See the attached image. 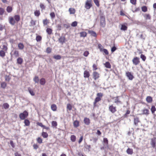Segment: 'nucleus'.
Segmentation results:
<instances>
[{"label":"nucleus","mask_w":156,"mask_h":156,"mask_svg":"<svg viewBox=\"0 0 156 156\" xmlns=\"http://www.w3.org/2000/svg\"><path fill=\"white\" fill-rule=\"evenodd\" d=\"M20 16L18 15H15L14 17L10 16L9 18V23L12 25H14L16 22H18L20 20Z\"/></svg>","instance_id":"1"},{"label":"nucleus","mask_w":156,"mask_h":156,"mask_svg":"<svg viewBox=\"0 0 156 156\" xmlns=\"http://www.w3.org/2000/svg\"><path fill=\"white\" fill-rule=\"evenodd\" d=\"M103 96V94L101 93H98L97 94V97L95 98L94 101V107L96 106L97 103L101 100Z\"/></svg>","instance_id":"2"},{"label":"nucleus","mask_w":156,"mask_h":156,"mask_svg":"<svg viewBox=\"0 0 156 156\" xmlns=\"http://www.w3.org/2000/svg\"><path fill=\"white\" fill-rule=\"evenodd\" d=\"M28 113L27 112L25 111L23 113L20 114L19 117L21 120H24L28 116Z\"/></svg>","instance_id":"3"},{"label":"nucleus","mask_w":156,"mask_h":156,"mask_svg":"<svg viewBox=\"0 0 156 156\" xmlns=\"http://www.w3.org/2000/svg\"><path fill=\"white\" fill-rule=\"evenodd\" d=\"M92 6L91 1L90 0H87L85 3V7L87 9H89Z\"/></svg>","instance_id":"4"},{"label":"nucleus","mask_w":156,"mask_h":156,"mask_svg":"<svg viewBox=\"0 0 156 156\" xmlns=\"http://www.w3.org/2000/svg\"><path fill=\"white\" fill-rule=\"evenodd\" d=\"M132 62L134 65L136 66L140 62V59L137 57H134L132 60Z\"/></svg>","instance_id":"5"},{"label":"nucleus","mask_w":156,"mask_h":156,"mask_svg":"<svg viewBox=\"0 0 156 156\" xmlns=\"http://www.w3.org/2000/svg\"><path fill=\"white\" fill-rule=\"evenodd\" d=\"M109 110L112 113H114L117 111L116 107L113 106V105L109 106Z\"/></svg>","instance_id":"6"},{"label":"nucleus","mask_w":156,"mask_h":156,"mask_svg":"<svg viewBox=\"0 0 156 156\" xmlns=\"http://www.w3.org/2000/svg\"><path fill=\"white\" fill-rule=\"evenodd\" d=\"M126 75L129 79L130 80H132L134 78L133 75L130 72H127L126 73Z\"/></svg>","instance_id":"7"},{"label":"nucleus","mask_w":156,"mask_h":156,"mask_svg":"<svg viewBox=\"0 0 156 156\" xmlns=\"http://www.w3.org/2000/svg\"><path fill=\"white\" fill-rule=\"evenodd\" d=\"M156 139L155 137H154L151 139V144L154 148L156 146Z\"/></svg>","instance_id":"8"},{"label":"nucleus","mask_w":156,"mask_h":156,"mask_svg":"<svg viewBox=\"0 0 156 156\" xmlns=\"http://www.w3.org/2000/svg\"><path fill=\"white\" fill-rule=\"evenodd\" d=\"M93 78L95 80L98 79L99 77V74L97 72L95 71L93 73Z\"/></svg>","instance_id":"9"},{"label":"nucleus","mask_w":156,"mask_h":156,"mask_svg":"<svg viewBox=\"0 0 156 156\" xmlns=\"http://www.w3.org/2000/svg\"><path fill=\"white\" fill-rule=\"evenodd\" d=\"M66 38L64 36H61L58 39L59 42L62 44H63L65 42Z\"/></svg>","instance_id":"10"},{"label":"nucleus","mask_w":156,"mask_h":156,"mask_svg":"<svg viewBox=\"0 0 156 156\" xmlns=\"http://www.w3.org/2000/svg\"><path fill=\"white\" fill-rule=\"evenodd\" d=\"M143 114L147 115L149 114V111L147 109H144L142 110Z\"/></svg>","instance_id":"11"},{"label":"nucleus","mask_w":156,"mask_h":156,"mask_svg":"<svg viewBox=\"0 0 156 156\" xmlns=\"http://www.w3.org/2000/svg\"><path fill=\"white\" fill-rule=\"evenodd\" d=\"M90 76L89 72L87 70H85L84 72V77L88 78Z\"/></svg>","instance_id":"12"},{"label":"nucleus","mask_w":156,"mask_h":156,"mask_svg":"<svg viewBox=\"0 0 156 156\" xmlns=\"http://www.w3.org/2000/svg\"><path fill=\"white\" fill-rule=\"evenodd\" d=\"M144 17L146 20H149L151 19V16L149 14H145L143 15Z\"/></svg>","instance_id":"13"},{"label":"nucleus","mask_w":156,"mask_h":156,"mask_svg":"<svg viewBox=\"0 0 156 156\" xmlns=\"http://www.w3.org/2000/svg\"><path fill=\"white\" fill-rule=\"evenodd\" d=\"M101 25L102 27H104L105 25V19L104 18L101 19Z\"/></svg>","instance_id":"14"},{"label":"nucleus","mask_w":156,"mask_h":156,"mask_svg":"<svg viewBox=\"0 0 156 156\" xmlns=\"http://www.w3.org/2000/svg\"><path fill=\"white\" fill-rule=\"evenodd\" d=\"M126 153L129 154H132L133 153V149L129 148L126 150Z\"/></svg>","instance_id":"15"},{"label":"nucleus","mask_w":156,"mask_h":156,"mask_svg":"<svg viewBox=\"0 0 156 156\" xmlns=\"http://www.w3.org/2000/svg\"><path fill=\"white\" fill-rule=\"evenodd\" d=\"M84 122L86 125H89L90 123V119L88 118H85L84 119Z\"/></svg>","instance_id":"16"},{"label":"nucleus","mask_w":156,"mask_h":156,"mask_svg":"<svg viewBox=\"0 0 156 156\" xmlns=\"http://www.w3.org/2000/svg\"><path fill=\"white\" fill-rule=\"evenodd\" d=\"M146 100L147 101L148 103H151L152 101V98L150 96H147L146 98Z\"/></svg>","instance_id":"17"},{"label":"nucleus","mask_w":156,"mask_h":156,"mask_svg":"<svg viewBox=\"0 0 156 156\" xmlns=\"http://www.w3.org/2000/svg\"><path fill=\"white\" fill-rule=\"evenodd\" d=\"M13 55H14V56L16 57L17 58L19 56V52L17 50H15L13 51Z\"/></svg>","instance_id":"18"},{"label":"nucleus","mask_w":156,"mask_h":156,"mask_svg":"<svg viewBox=\"0 0 156 156\" xmlns=\"http://www.w3.org/2000/svg\"><path fill=\"white\" fill-rule=\"evenodd\" d=\"M80 34L81 37H86L87 35V33L84 31L80 32Z\"/></svg>","instance_id":"19"},{"label":"nucleus","mask_w":156,"mask_h":156,"mask_svg":"<svg viewBox=\"0 0 156 156\" xmlns=\"http://www.w3.org/2000/svg\"><path fill=\"white\" fill-rule=\"evenodd\" d=\"M134 124L136 126H137L138 125V123L140 122L139 118L138 117L134 118Z\"/></svg>","instance_id":"20"},{"label":"nucleus","mask_w":156,"mask_h":156,"mask_svg":"<svg viewBox=\"0 0 156 156\" xmlns=\"http://www.w3.org/2000/svg\"><path fill=\"white\" fill-rule=\"evenodd\" d=\"M18 47L19 49L22 50L24 48V45L23 43H20L18 44Z\"/></svg>","instance_id":"21"},{"label":"nucleus","mask_w":156,"mask_h":156,"mask_svg":"<svg viewBox=\"0 0 156 156\" xmlns=\"http://www.w3.org/2000/svg\"><path fill=\"white\" fill-rule=\"evenodd\" d=\"M88 33L89 34H90L91 35L94 37H96L97 36L96 33L93 31L89 30Z\"/></svg>","instance_id":"22"},{"label":"nucleus","mask_w":156,"mask_h":156,"mask_svg":"<svg viewBox=\"0 0 156 156\" xmlns=\"http://www.w3.org/2000/svg\"><path fill=\"white\" fill-rule=\"evenodd\" d=\"M57 106L55 104H52L51 106V108L54 111H56L57 110Z\"/></svg>","instance_id":"23"},{"label":"nucleus","mask_w":156,"mask_h":156,"mask_svg":"<svg viewBox=\"0 0 156 156\" xmlns=\"http://www.w3.org/2000/svg\"><path fill=\"white\" fill-rule=\"evenodd\" d=\"M69 11L70 12V14H74L75 13V10L73 8H70L69 9Z\"/></svg>","instance_id":"24"},{"label":"nucleus","mask_w":156,"mask_h":156,"mask_svg":"<svg viewBox=\"0 0 156 156\" xmlns=\"http://www.w3.org/2000/svg\"><path fill=\"white\" fill-rule=\"evenodd\" d=\"M79 122L77 120H75L73 123V126L75 127H77L79 126Z\"/></svg>","instance_id":"25"},{"label":"nucleus","mask_w":156,"mask_h":156,"mask_svg":"<svg viewBox=\"0 0 156 156\" xmlns=\"http://www.w3.org/2000/svg\"><path fill=\"white\" fill-rule=\"evenodd\" d=\"M3 107L5 109H7L9 108V105L7 103H4L3 104Z\"/></svg>","instance_id":"26"},{"label":"nucleus","mask_w":156,"mask_h":156,"mask_svg":"<svg viewBox=\"0 0 156 156\" xmlns=\"http://www.w3.org/2000/svg\"><path fill=\"white\" fill-rule=\"evenodd\" d=\"M104 65L107 68L110 69L111 68V65L109 62H106L104 64Z\"/></svg>","instance_id":"27"},{"label":"nucleus","mask_w":156,"mask_h":156,"mask_svg":"<svg viewBox=\"0 0 156 156\" xmlns=\"http://www.w3.org/2000/svg\"><path fill=\"white\" fill-rule=\"evenodd\" d=\"M40 7L42 10H45L46 8L45 6L43 3H40Z\"/></svg>","instance_id":"28"},{"label":"nucleus","mask_w":156,"mask_h":156,"mask_svg":"<svg viewBox=\"0 0 156 156\" xmlns=\"http://www.w3.org/2000/svg\"><path fill=\"white\" fill-rule=\"evenodd\" d=\"M45 80L44 78H41L40 80V83L41 85H44L45 84Z\"/></svg>","instance_id":"29"},{"label":"nucleus","mask_w":156,"mask_h":156,"mask_svg":"<svg viewBox=\"0 0 156 156\" xmlns=\"http://www.w3.org/2000/svg\"><path fill=\"white\" fill-rule=\"evenodd\" d=\"M114 102L117 104H121V101L118 99V97H116L115 99Z\"/></svg>","instance_id":"30"},{"label":"nucleus","mask_w":156,"mask_h":156,"mask_svg":"<svg viewBox=\"0 0 156 156\" xmlns=\"http://www.w3.org/2000/svg\"><path fill=\"white\" fill-rule=\"evenodd\" d=\"M17 62L18 64H21L23 62V59L22 58L19 57L17 59Z\"/></svg>","instance_id":"31"},{"label":"nucleus","mask_w":156,"mask_h":156,"mask_svg":"<svg viewBox=\"0 0 156 156\" xmlns=\"http://www.w3.org/2000/svg\"><path fill=\"white\" fill-rule=\"evenodd\" d=\"M7 86V84L5 82H3L1 84V87L5 89V88Z\"/></svg>","instance_id":"32"},{"label":"nucleus","mask_w":156,"mask_h":156,"mask_svg":"<svg viewBox=\"0 0 156 156\" xmlns=\"http://www.w3.org/2000/svg\"><path fill=\"white\" fill-rule=\"evenodd\" d=\"M76 136L74 135H72L70 137V140L72 142H75L76 140Z\"/></svg>","instance_id":"33"},{"label":"nucleus","mask_w":156,"mask_h":156,"mask_svg":"<svg viewBox=\"0 0 156 156\" xmlns=\"http://www.w3.org/2000/svg\"><path fill=\"white\" fill-rule=\"evenodd\" d=\"M28 90L30 93L31 95L34 96L35 95V93L34 92L33 90L30 88H29Z\"/></svg>","instance_id":"34"},{"label":"nucleus","mask_w":156,"mask_h":156,"mask_svg":"<svg viewBox=\"0 0 156 156\" xmlns=\"http://www.w3.org/2000/svg\"><path fill=\"white\" fill-rule=\"evenodd\" d=\"M12 7L10 6H8L7 8L6 11L10 13L12 12Z\"/></svg>","instance_id":"35"},{"label":"nucleus","mask_w":156,"mask_h":156,"mask_svg":"<svg viewBox=\"0 0 156 156\" xmlns=\"http://www.w3.org/2000/svg\"><path fill=\"white\" fill-rule=\"evenodd\" d=\"M5 56V52L3 50H1L0 51V56L1 57H3Z\"/></svg>","instance_id":"36"},{"label":"nucleus","mask_w":156,"mask_h":156,"mask_svg":"<svg viewBox=\"0 0 156 156\" xmlns=\"http://www.w3.org/2000/svg\"><path fill=\"white\" fill-rule=\"evenodd\" d=\"M34 15L37 16H38L40 14V12L39 10H36L34 12Z\"/></svg>","instance_id":"37"},{"label":"nucleus","mask_w":156,"mask_h":156,"mask_svg":"<svg viewBox=\"0 0 156 156\" xmlns=\"http://www.w3.org/2000/svg\"><path fill=\"white\" fill-rule=\"evenodd\" d=\"M142 11L144 12H147V9L146 6H143L141 7Z\"/></svg>","instance_id":"38"},{"label":"nucleus","mask_w":156,"mask_h":156,"mask_svg":"<svg viewBox=\"0 0 156 156\" xmlns=\"http://www.w3.org/2000/svg\"><path fill=\"white\" fill-rule=\"evenodd\" d=\"M24 122L26 126H29L30 124V122L29 120L28 119H25L24 120Z\"/></svg>","instance_id":"39"},{"label":"nucleus","mask_w":156,"mask_h":156,"mask_svg":"<svg viewBox=\"0 0 156 156\" xmlns=\"http://www.w3.org/2000/svg\"><path fill=\"white\" fill-rule=\"evenodd\" d=\"M46 32L48 34L50 35L52 33V30L51 28H48L46 30Z\"/></svg>","instance_id":"40"},{"label":"nucleus","mask_w":156,"mask_h":156,"mask_svg":"<svg viewBox=\"0 0 156 156\" xmlns=\"http://www.w3.org/2000/svg\"><path fill=\"white\" fill-rule=\"evenodd\" d=\"M53 58H55L56 60H59L61 58V57L60 55H54L53 56Z\"/></svg>","instance_id":"41"},{"label":"nucleus","mask_w":156,"mask_h":156,"mask_svg":"<svg viewBox=\"0 0 156 156\" xmlns=\"http://www.w3.org/2000/svg\"><path fill=\"white\" fill-rule=\"evenodd\" d=\"M41 39H42L41 37L39 35L37 36L36 37V40L37 42H39V41H41Z\"/></svg>","instance_id":"42"},{"label":"nucleus","mask_w":156,"mask_h":156,"mask_svg":"<svg viewBox=\"0 0 156 156\" xmlns=\"http://www.w3.org/2000/svg\"><path fill=\"white\" fill-rule=\"evenodd\" d=\"M127 27L124 25H122L121 27V30H126L127 29Z\"/></svg>","instance_id":"43"},{"label":"nucleus","mask_w":156,"mask_h":156,"mask_svg":"<svg viewBox=\"0 0 156 156\" xmlns=\"http://www.w3.org/2000/svg\"><path fill=\"white\" fill-rule=\"evenodd\" d=\"M156 110V109L155 107L154 106H152L151 107V111L152 113L153 114L154 113V112Z\"/></svg>","instance_id":"44"},{"label":"nucleus","mask_w":156,"mask_h":156,"mask_svg":"<svg viewBox=\"0 0 156 156\" xmlns=\"http://www.w3.org/2000/svg\"><path fill=\"white\" fill-rule=\"evenodd\" d=\"M42 135L44 138H46L48 136V134L46 132H43L42 133Z\"/></svg>","instance_id":"45"},{"label":"nucleus","mask_w":156,"mask_h":156,"mask_svg":"<svg viewBox=\"0 0 156 156\" xmlns=\"http://www.w3.org/2000/svg\"><path fill=\"white\" fill-rule=\"evenodd\" d=\"M43 24L44 25H45L48 24L49 23L47 19H45L43 20Z\"/></svg>","instance_id":"46"},{"label":"nucleus","mask_w":156,"mask_h":156,"mask_svg":"<svg viewBox=\"0 0 156 156\" xmlns=\"http://www.w3.org/2000/svg\"><path fill=\"white\" fill-rule=\"evenodd\" d=\"M34 81L36 83H38L39 81V78L38 76H36L34 78Z\"/></svg>","instance_id":"47"},{"label":"nucleus","mask_w":156,"mask_h":156,"mask_svg":"<svg viewBox=\"0 0 156 156\" xmlns=\"http://www.w3.org/2000/svg\"><path fill=\"white\" fill-rule=\"evenodd\" d=\"M50 16L52 19H54L55 17V15L54 12H51L50 14Z\"/></svg>","instance_id":"48"},{"label":"nucleus","mask_w":156,"mask_h":156,"mask_svg":"<svg viewBox=\"0 0 156 156\" xmlns=\"http://www.w3.org/2000/svg\"><path fill=\"white\" fill-rule=\"evenodd\" d=\"M103 142L105 145L108 146V141L107 138H105L103 139Z\"/></svg>","instance_id":"49"},{"label":"nucleus","mask_w":156,"mask_h":156,"mask_svg":"<svg viewBox=\"0 0 156 156\" xmlns=\"http://www.w3.org/2000/svg\"><path fill=\"white\" fill-rule=\"evenodd\" d=\"M98 48L100 49V51L101 52L102 51V50L103 49V47L101 44H99L98 45Z\"/></svg>","instance_id":"50"},{"label":"nucleus","mask_w":156,"mask_h":156,"mask_svg":"<svg viewBox=\"0 0 156 156\" xmlns=\"http://www.w3.org/2000/svg\"><path fill=\"white\" fill-rule=\"evenodd\" d=\"M95 4L98 6L99 7L100 5L99 2L98 0H93Z\"/></svg>","instance_id":"51"},{"label":"nucleus","mask_w":156,"mask_h":156,"mask_svg":"<svg viewBox=\"0 0 156 156\" xmlns=\"http://www.w3.org/2000/svg\"><path fill=\"white\" fill-rule=\"evenodd\" d=\"M140 58L142 59V60L144 61H145V60L146 59V56H145L144 55H143V54H142L140 55Z\"/></svg>","instance_id":"52"},{"label":"nucleus","mask_w":156,"mask_h":156,"mask_svg":"<svg viewBox=\"0 0 156 156\" xmlns=\"http://www.w3.org/2000/svg\"><path fill=\"white\" fill-rule=\"evenodd\" d=\"M77 23L76 21H74L71 23V26L72 27H75L77 26Z\"/></svg>","instance_id":"53"},{"label":"nucleus","mask_w":156,"mask_h":156,"mask_svg":"<svg viewBox=\"0 0 156 156\" xmlns=\"http://www.w3.org/2000/svg\"><path fill=\"white\" fill-rule=\"evenodd\" d=\"M67 108L69 111L71 110L72 109V106L71 105L69 104H68L67 105Z\"/></svg>","instance_id":"54"},{"label":"nucleus","mask_w":156,"mask_h":156,"mask_svg":"<svg viewBox=\"0 0 156 156\" xmlns=\"http://www.w3.org/2000/svg\"><path fill=\"white\" fill-rule=\"evenodd\" d=\"M52 126L56 127L57 125V122L55 121H52L51 122Z\"/></svg>","instance_id":"55"},{"label":"nucleus","mask_w":156,"mask_h":156,"mask_svg":"<svg viewBox=\"0 0 156 156\" xmlns=\"http://www.w3.org/2000/svg\"><path fill=\"white\" fill-rule=\"evenodd\" d=\"M89 53L88 51H86L84 52L83 55L85 57H87L89 55Z\"/></svg>","instance_id":"56"},{"label":"nucleus","mask_w":156,"mask_h":156,"mask_svg":"<svg viewBox=\"0 0 156 156\" xmlns=\"http://www.w3.org/2000/svg\"><path fill=\"white\" fill-rule=\"evenodd\" d=\"M37 142L39 144H41L42 143V140L40 137H38L37 139Z\"/></svg>","instance_id":"57"},{"label":"nucleus","mask_w":156,"mask_h":156,"mask_svg":"<svg viewBox=\"0 0 156 156\" xmlns=\"http://www.w3.org/2000/svg\"><path fill=\"white\" fill-rule=\"evenodd\" d=\"M103 51L105 53V55H108V52L106 49H103L102 50V51Z\"/></svg>","instance_id":"58"},{"label":"nucleus","mask_w":156,"mask_h":156,"mask_svg":"<svg viewBox=\"0 0 156 156\" xmlns=\"http://www.w3.org/2000/svg\"><path fill=\"white\" fill-rule=\"evenodd\" d=\"M131 3L133 5H136V0H130Z\"/></svg>","instance_id":"59"},{"label":"nucleus","mask_w":156,"mask_h":156,"mask_svg":"<svg viewBox=\"0 0 156 156\" xmlns=\"http://www.w3.org/2000/svg\"><path fill=\"white\" fill-rule=\"evenodd\" d=\"M2 49H3L4 51H7L8 48L6 45H3L2 46Z\"/></svg>","instance_id":"60"},{"label":"nucleus","mask_w":156,"mask_h":156,"mask_svg":"<svg viewBox=\"0 0 156 156\" xmlns=\"http://www.w3.org/2000/svg\"><path fill=\"white\" fill-rule=\"evenodd\" d=\"M4 12V9L2 8H0V15H2Z\"/></svg>","instance_id":"61"},{"label":"nucleus","mask_w":156,"mask_h":156,"mask_svg":"<svg viewBox=\"0 0 156 156\" xmlns=\"http://www.w3.org/2000/svg\"><path fill=\"white\" fill-rule=\"evenodd\" d=\"M51 51V49L50 48H48L46 49V52L48 53H50Z\"/></svg>","instance_id":"62"},{"label":"nucleus","mask_w":156,"mask_h":156,"mask_svg":"<svg viewBox=\"0 0 156 156\" xmlns=\"http://www.w3.org/2000/svg\"><path fill=\"white\" fill-rule=\"evenodd\" d=\"M5 80L6 81H9L10 80V78H9V76H7V75H6L5 76Z\"/></svg>","instance_id":"63"},{"label":"nucleus","mask_w":156,"mask_h":156,"mask_svg":"<svg viewBox=\"0 0 156 156\" xmlns=\"http://www.w3.org/2000/svg\"><path fill=\"white\" fill-rule=\"evenodd\" d=\"M33 146L34 148L35 149H37L38 147V146L36 144H34Z\"/></svg>","instance_id":"64"}]
</instances>
